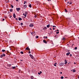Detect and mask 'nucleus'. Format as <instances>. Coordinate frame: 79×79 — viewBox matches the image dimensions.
<instances>
[{
    "instance_id": "obj_1",
    "label": "nucleus",
    "mask_w": 79,
    "mask_h": 79,
    "mask_svg": "<svg viewBox=\"0 0 79 79\" xmlns=\"http://www.w3.org/2000/svg\"><path fill=\"white\" fill-rule=\"evenodd\" d=\"M27 7V5H23V6L22 7V9H26V8Z\"/></svg>"
},
{
    "instance_id": "obj_2",
    "label": "nucleus",
    "mask_w": 79,
    "mask_h": 79,
    "mask_svg": "<svg viewBox=\"0 0 79 79\" xmlns=\"http://www.w3.org/2000/svg\"><path fill=\"white\" fill-rule=\"evenodd\" d=\"M6 55H5V54H3L2 55H1V56H0V57L1 58H3V56H5Z\"/></svg>"
},
{
    "instance_id": "obj_3",
    "label": "nucleus",
    "mask_w": 79,
    "mask_h": 79,
    "mask_svg": "<svg viewBox=\"0 0 79 79\" xmlns=\"http://www.w3.org/2000/svg\"><path fill=\"white\" fill-rule=\"evenodd\" d=\"M31 34L33 36L35 35V32H31Z\"/></svg>"
},
{
    "instance_id": "obj_4",
    "label": "nucleus",
    "mask_w": 79,
    "mask_h": 79,
    "mask_svg": "<svg viewBox=\"0 0 79 79\" xmlns=\"http://www.w3.org/2000/svg\"><path fill=\"white\" fill-rule=\"evenodd\" d=\"M29 56H30L31 58L32 59H33V58H34V56H32V55H31V54H30V55H29Z\"/></svg>"
},
{
    "instance_id": "obj_5",
    "label": "nucleus",
    "mask_w": 79,
    "mask_h": 79,
    "mask_svg": "<svg viewBox=\"0 0 79 79\" xmlns=\"http://www.w3.org/2000/svg\"><path fill=\"white\" fill-rule=\"evenodd\" d=\"M43 29L44 31H46L47 29V27H44L43 28Z\"/></svg>"
},
{
    "instance_id": "obj_6",
    "label": "nucleus",
    "mask_w": 79,
    "mask_h": 79,
    "mask_svg": "<svg viewBox=\"0 0 79 79\" xmlns=\"http://www.w3.org/2000/svg\"><path fill=\"white\" fill-rule=\"evenodd\" d=\"M16 10L17 11H19V10H20V8H16Z\"/></svg>"
},
{
    "instance_id": "obj_7",
    "label": "nucleus",
    "mask_w": 79,
    "mask_h": 79,
    "mask_svg": "<svg viewBox=\"0 0 79 79\" xmlns=\"http://www.w3.org/2000/svg\"><path fill=\"white\" fill-rule=\"evenodd\" d=\"M27 13V12H25L24 14H23V15H24V16H25V17H26V16H27V15H26V14Z\"/></svg>"
},
{
    "instance_id": "obj_8",
    "label": "nucleus",
    "mask_w": 79,
    "mask_h": 79,
    "mask_svg": "<svg viewBox=\"0 0 79 79\" xmlns=\"http://www.w3.org/2000/svg\"><path fill=\"white\" fill-rule=\"evenodd\" d=\"M59 65L60 66H63L64 65V63H60L59 64Z\"/></svg>"
},
{
    "instance_id": "obj_9",
    "label": "nucleus",
    "mask_w": 79,
    "mask_h": 79,
    "mask_svg": "<svg viewBox=\"0 0 79 79\" xmlns=\"http://www.w3.org/2000/svg\"><path fill=\"white\" fill-rule=\"evenodd\" d=\"M34 26V25L32 24H31L29 25V27H33Z\"/></svg>"
},
{
    "instance_id": "obj_10",
    "label": "nucleus",
    "mask_w": 79,
    "mask_h": 79,
    "mask_svg": "<svg viewBox=\"0 0 79 79\" xmlns=\"http://www.w3.org/2000/svg\"><path fill=\"white\" fill-rule=\"evenodd\" d=\"M25 50H30V48H29V46H28L27 47Z\"/></svg>"
},
{
    "instance_id": "obj_11",
    "label": "nucleus",
    "mask_w": 79,
    "mask_h": 79,
    "mask_svg": "<svg viewBox=\"0 0 79 79\" xmlns=\"http://www.w3.org/2000/svg\"><path fill=\"white\" fill-rule=\"evenodd\" d=\"M13 16L14 18H16V15L15 14H14Z\"/></svg>"
},
{
    "instance_id": "obj_12",
    "label": "nucleus",
    "mask_w": 79,
    "mask_h": 79,
    "mask_svg": "<svg viewBox=\"0 0 79 79\" xmlns=\"http://www.w3.org/2000/svg\"><path fill=\"white\" fill-rule=\"evenodd\" d=\"M43 42H44V43H45V44H47V41H46V40H44Z\"/></svg>"
},
{
    "instance_id": "obj_13",
    "label": "nucleus",
    "mask_w": 79,
    "mask_h": 79,
    "mask_svg": "<svg viewBox=\"0 0 79 79\" xmlns=\"http://www.w3.org/2000/svg\"><path fill=\"white\" fill-rule=\"evenodd\" d=\"M70 53L69 52H68V53H67L66 54V55H67V56H68V55H69V54H70Z\"/></svg>"
},
{
    "instance_id": "obj_14",
    "label": "nucleus",
    "mask_w": 79,
    "mask_h": 79,
    "mask_svg": "<svg viewBox=\"0 0 79 79\" xmlns=\"http://www.w3.org/2000/svg\"><path fill=\"white\" fill-rule=\"evenodd\" d=\"M19 21H21V20H22V18H21L20 17H19Z\"/></svg>"
},
{
    "instance_id": "obj_15",
    "label": "nucleus",
    "mask_w": 79,
    "mask_h": 79,
    "mask_svg": "<svg viewBox=\"0 0 79 79\" xmlns=\"http://www.w3.org/2000/svg\"><path fill=\"white\" fill-rule=\"evenodd\" d=\"M65 64H67L68 62H67V60H65Z\"/></svg>"
},
{
    "instance_id": "obj_16",
    "label": "nucleus",
    "mask_w": 79,
    "mask_h": 79,
    "mask_svg": "<svg viewBox=\"0 0 79 79\" xmlns=\"http://www.w3.org/2000/svg\"><path fill=\"white\" fill-rule=\"evenodd\" d=\"M50 24H49L48 25H47V27H48V28H49V27H50Z\"/></svg>"
},
{
    "instance_id": "obj_17",
    "label": "nucleus",
    "mask_w": 79,
    "mask_h": 79,
    "mask_svg": "<svg viewBox=\"0 0 79 79\" xmlns=\"http://www.w3.org/2000/svg\"><path fill=\"white\" fill-rule=\"evenodd\" d=\"M15 50V48L14 47H13L11 48H10V50Z\"/></svg>"
},
{
    "instance_id": "obj_18",
    "label": "nucleus",
    "mask_w": 79,
    "mask_h": 79,
    "mask_svg": "<svg viewBox=\"0 0 79 79\" xmlns=\"http://www.w3.org/2000/svg\"><path fill=\"white\" fill-rule=\"evenodd\" d=\"M42 73V71H40V73H38V74H39V75H40V74Z\"/></svg>"
},
{
    "instance_id": "obj_19",
    "label": "nucleus",
    "mask_w": 79,
    "mask_h": 79,
    "mask_svg": "<svg viewBox=\"0 0 79 79\" xmlns=\"http://www.w3.org/2000/svg\"><path fill=\"white\" fill-rule=\"evenodd\" d=\"M57 64V63H56L55 64H54V66H56V64Z\"/></svg>"
},
{
    "instance_id": "obj_20",
    "label": "nucleus",
    "mask_w": 79,
    "mask_h": 79,
    "mask_svg": "<svg viewBox=\"0 0 79 79\" xmlns=\"http://www.w3.org/2000/svg\"><path fill=\"white\" fill-rule=\"evenodd\" d=\"M65 11L66 13H68V11H67V10H66V9H65Z\"/></svg>"
},
{
    "instance_id": "obj_21",
    "label": "nucleus",
    "mask_w": 79,
    "mask_h": 79,
    "mask_svg": "<svg viewBox=\"0 0 79 79\" xmlns=\"http://www.w3.org/2000/svg\"><path fill=\"white\" fill-rule=\"evenodd\" d=\"M31 79H34V77H33V76H31Z\"/></svg>"
},
{
    "instance_id": "obj_22",
    "label": "nucleus",
    "mask_w": 79,
    "mask_h": 79,
    "mask_svg": "<svg viewBox=\"0 0 79 79\" xmlns=\"http://www.w3.org/2000/svg\"><path fill=\"white\" fill-rule=\"evenodd\" d=\"M10 12H12V11H13V9H11L10 10Z\"/></svg>"
},
{
    "instance_id": "obj_23",
    "label": "nucleus",
    "mask_w": 79,
    "mask_h": 79,
    "mask_svg": "<svg viewBox=\"0 0 79 79\" xmlns=\"http://www.w3.org/2000/svg\"><path fill=\"white\" fill-rule=\"evenodd\" d=\"M29 7H30V8H31V4H30L29 5Z\"/></svg>"
},
{
    "instance_id": "obj_24",
    "label": "nucleus",
    "mask_w": 79,
    "mask_h": 79,
    "mask_svg": "<svg viewBox=\"0 0 79 79\" xmlns=\"http://www.w3.org/2000/svg\"><path fill=\"white\" fill-rule=\"evenodd\" d=\"M63 40H64L66 39L64 37H63V39H62Z\"/></svg>"
},
{
    "instance_id": "obj_25",
    "label": "nucleus",
    "mask_w": 79,
    "mask_h": 79,
    "mask_svg": "<svg viewBox=\"0 0 79 79\" xmlns=\"http://www.w3.org/2000/svg\"><path fill=\"white\" fill-rule=\"evenodd\" d=\"M50 34H52V33H53V31H50Z\"/></svg>"
},
{
    "instance_id": "obj_26",
    "label": "nucleus",
    "mask_w": 79,
    "mask_h": 79,
    "mask_svg": "<svg viewBox=\"0 0 79 79\" xmlns=\"http://www.w3.org/2000/svg\"><path fill=\"white\" fill-rule=\"evenodd\" d=\"M76 71V70H75V69H73V73H74V72H75Z\"/></svg>"
},
{
    "instance_id": "obj_27",
    "label": "nucleus",
    "mask_w": 79,
    "mask_h": 79,
    "mask_svg": "<svg viewBox=\"0 0 79 79\" xmlns=\"http://www.w3.org/2000/svg\"><path fill=\"white\" fill-rule=\"evenodd\" d=\"M10 5L12 8H13V7H14L12 5Z\"/></svg>"
},
{
    "instance_id": "obj_28",
    "label": "nucleus",
    "mask_w": 79,
    "mask_h": 79,
    "mask_svg": "<svg viewBox=\"0 0 79 79\" xmlns=\"http://www.w3.org/2000/svg\"><path fill=\"white\" fill-rule=\"evenodd\" d=\"M37 15H35L34 16V18H37Z\"/></svg>"
},
{
    "instance_id": "obj_29",
    "label": "nucleus",
    "mask_w": 79,
    "mask_h": 79,
    "mask_svg": "<svg viewBox=\"0 0 79 79\" xmlns=\"http://www.w3.org/2000/svg\"><path fill=\"white\" fill-rule=\"evenodd\" d=\"M77 47H75V50H77Z\"/></svg>"
},
{
    "instance_id": "obj_30",
    "label": "nucleus",
    "mask_w": 79,
    "mask_h": 79,
    "mask_svg": "<svg viewBox=\"0 0 79 79\" xmlns=\"http://www.w3.org/2000/svg\"><path fill=\"white\" fill-rule=\"evenodd\" d=\"M24 48H21L20 49V50H23Z\"/></svg>"
},
{
    "instance_id": "obj_31",
    "label": "nucleus",
    "mask_w": 79,
    "mask_h": 79,
    "mask_svg": "<svg viewBox=\"0 0 79 79\" xmlns=\"http://www.w3.org/2000/svg\"><path fill=\"white\" fill-rule=\"evenodd\" d=\"M36 39H38V38H39V36H36Z\"/></svg>"
},
{
    "instance_id": "obj_32",
    "label": "nucleus",
    "mask_w": 79,
    "mask_h": 79,
    "mask_svg": "<svg viewBox=\"0 0 79 79\" xmlns=\"http://www.w3.org/2000/svg\"><path fill=\"white\" fill-rule=\"evenodd\" d=\"M61 79H63L64 78V77L63 76H62L60 77Z\"/></svg>"
},
{
    "instance_id": "obj_33",
    "label": "nucleus",
    "mask_w": 79,
    "mask_h": 79,
    "mask_svg": "<svg viewBox=\"0 0 79 79\" xmlns=\"http://www.w3.org/2000/svg\"><path fill=\"white\" fill-rule=\"evenodd\" d=\"M16 68V67H12L13 69H15Z\"/></svg>"
},
{
    "instance_id": "obj_34",
    "label": "nucleus",
    "mask_w": 79,
    "mask_h": 79,
    "mask_svg": "<svg viewBox=\"0 0 79 79\" xmlns=\"http://www.w3.org/2000/svg\"><path fill=\"white\" fill-rule=\"evenodd\" d=\"M22 54H23V53H24V52H20Z\"/></svg>"
},
{
    "instance_id": "obj_35",
    "label": "nucleus",
    "mask_w": 79,
    "mask_h": 79,
    "mask_svg": "<svg viewBox=\"0 0 79 79\" xmlns=\"http://www.w3.org/2000/svg\"><path fill=\"white\" fill-rule=\"evenodd\" d=\"M23 23H21V26H23Z\"/></svg>"
},
{
    "instance_id": "obj_36",
    "label": "nucleus",
    "mask_w": 79,
    "mask_h": 79,
    "mask_svg": "<svg viewBox=\"0 0 79 79\" xmlns=\"http://www.w3.org/2000/svg\"><path fill=\"white\" fill-rule=\"evenodd\" d=\"M2 52H5V50H2Z\"/></svg>"
},
{
    "instance_id": "obj_37",
    "label": "nucleus",
    "mask_w": 79,
    "mask_h": 79,
    "mask_svg": "<svg viewBox=\"0 0 79 79\" xmlns=\"http://www.w3.org/2000/svg\"><path fill=\"white\" fill-rule=\"evenodd\" d=\"M21 70H19V73H20L21 72Z\"/></svg>"
},
{
    "instance_id": "obj_38",
    "label": "nucleus",
    "mask_w": 79,
    "mask_h": 79,
    "mask_svg": "<svg viewBox=\"0 0 79 79\" xmlns=\"http://www.w3.org/2000/svg\"><path fill=\"white\" fill-rule=\"evenodd\" d=\"M56 27V26H53V27Z\"/></svg>"
},
{
    "instance_id": "obj_39",
    "label": "nucleus",
    "mask_w": 79,
    "mask_h": 79,
    "mask_svg": "<svg viewBox=\"0 0 79 79\" xmlns=\"http://www.w3.org/2000/svg\"><path fill=\"white\" fill-rule=\"evenodd\" d=\"M56 34H59V32H56Z\"/></svg>"
},
{
    "instance_id": "obj_40",
    "label": "nucleus",
    "mask_w": 79,
    "mask_h": 79,
    "mask_svg": "<svg viewBox=\"0 0 79 79\" xmlns=\"http://www.w3.org/2000/svg\"><path fill=\"white\" fill-rule=\"evenodd\" d=\"M27 2L25 1H24V3H23L24 4H25V3H26Z\"/></svg>"
},
{
    "instance_id": "obj_41",
    "label": "nucleus",
    "mask_w": 79,
    "mask_h": 79,
    "mask_svg": "<svg viewBox=\"0 0 79 79\" xmlns=\"http://www.w3.org/2000/svg\"><path fill=\"white\" fill-rule=\"evenodd\" d=\"M15 1H16V2H19V0H15Z\"/></svg>"
},
{
    "instance_id": "obj_42",
    "label": "nucleus",
    "mask_w": 79,
    "mask_h": 79,
    "mask_svg": "<svg viewBox=\"0 0 79 79\" xmlns=\"http://www.w3.org/2000/svg\"><path fill=\"white\" fill-rule=\"evenodd\" d=\"M69 4H70V5H71V4H72V2H70Z\"/></svg>"
},
{
    "instance_id": "obj_43",
    "label": "nucleus",
    "mask_w": 79,
    "mask_h": 79,
    "mask_svg": "<svg viewBox=\"0 0 79 79\" xmlns=\"http://www.w3.org/2000/svg\"><path fill=\"white\" fill-rule=\"evenodd\" d=\"M11 17H12V16H10V18H11Z\"/></svg>"
},
{
    "instance_id": "obj_44",
    "label": "nucleus",
    "mask_w": 79,
    "mask_h": 79,
    "mask_svg": "<svg viewBox=\"0 0 79 79\" xmlns=\"http://www.w3.org/2000/svg\"><path fill=\"white\" fill-rule=\"evenodd\" d=\"M16 20H18V18H16Z\"/></svg>"
},
{
    "instance_id": "obj_45",
    "label": "nucleus",
    "mask_w": 79,
    "mask_h": 79,
    "mask_svg": "<svg viewBox=\"0 0 79 79\" xmlns=\"http://www.w3.org/2000/svg\"><path fill=\"white\" fill-rule=\"evenodd\" d=\"M29 53H31V52L30 51H29Z\"/></svg>"
},
{
    "instance_id": "obj_46",
    "label": "nucleus",
    "mask_w": 79,
    "mask_h": 79,
    "mask_svg": "<svg viewBox=\"0 0 79 79\" xmlns=\"http://www.w3.org/2000/svg\"><path fill=\"white\" fill-rule=\"evenodd\" d=\"M70 56H72V54H70Z\"/></svg>"
},
{
    "instance_id": "obj_47",
    "label": "nucleus",
    "mask_w": 79,
    "mask_h": 79,
    "mask_svg": "<svg viewBox=\"0 0 79 79\" xmlns=\"http://www.w3.org/2000/svg\"><path fill=\"white\" fill-rule=\"evenodd\" d=\"M2 21H5V19H3L2 20Z\"/></svg>"
},
{
    "instance_id": "obj_48",
    "label": "nucleus",
    "mask_w": 79,
    "mask_h": 79,
    "mask_svg": "<svg viewBox=\"0 0 79 79\" xmlns=\"http://www.w3.org/2000/svg\"><path fill=\"white\" fill-rule=\"evenodd\" d=\"M69 3V2H67V3H68V4Z\"/></svg>"
},
{
    "instance_id": "obj_49",
    "label": "nucleus",
    "mask_w": 79,
    "mask_h": 79,
    "mask_svg": "<svg viewBox=\"0 0 79 79\" xmlns=\"http://www.w3.org/2000/svg\"><path fill=\"white\" fill-rule=\"evenodd\" d=\"M55 29V28H53V30H54Z\"/></svg>"
},
{
    "instance_id": "obj_50",
    "label": "nucleus",
    "mask_w": 79,
    "mask_h": 79,
    "mask_svg": "<svg viewBox=\"0 0 79 79\" xmlns=\"http://www.w3.org/2000/svg\"><path fill=\"white\" fill-rule=\"evenodd\" d=\"M47 36H46V39H47Z\"/></svg>"
},
{
    "instance_id": "obj_51",
    "label": "nucleus",
    "mask_w": 79,
    "mask_h": 79,
    "mask_svg": "<svg viewBox=\"0 0 79 79\" xmlns=\"http://www.w3.org/2000/svg\"><path fill=\"white\" fill-rule=\"evenodd\" d=\"M48 0V1H51V0Z\"/></svg>"
},
{
    "instance_id": "obj_52",
    "label": "nucleus",
    "mask_w": 79,
    "mask_h": 79,
    "mask_svg": "<svg viewBox=\"0 0 79 79\" xmlns=\"http://www.w3.org/2000/svg\"><path fill=\"white\" fill-rule=\"evenodd\" d=\"M50 30H52V28H50Z\"/></svg>"
},
{
    "instance_id": "obj_53",
    "label": "nucleus",
    "mask_w": 79,
    "mask_h": 79,
    "mask_svg": "<svg viewBox=\"0 0 79 79\" xmlns=\"http://www.w3.org/2000/svg\"><path fill=\"white\" fill-rule=\"evenodd\" d=\"M9 65L10 66H11V64H10Z\"/></svg>"
},
{
    "instance_id": "obj_54",
    "label": "nucleus",
    "mask_w": 79,
    "mask_h": 79,
    "mask_svg": "<svg viewBox=\"0 0 79 79\" xmlns=\"http://www.w3.org/2000/svg\"><path fill=\"white\" fill-rule=\"evenodd\" d=\"M65 0V2H66V1H67V0Z\"/></svg>"
},
{
    "instance_id": "obj_55",
    "label": "nucleus",
    "mask_w": 79,
    "mask_h": 79,
    "mask_svg": "<svg viewBox=\"0 0 79 79\" xmlns=\"http://www.w3.org/2000/svg\"><path fill=\"white\" fill-rule=\"evenodd\" d=\"M57 31H59V30H57Z\"/></svg>"
},
{
    "instance_id": "obj_56",
    "label": "nucleus",
    "mask_w": 79,
    "mask_h": 79,
    "mask_svg": "<svg viewBox=\"0 0 79 79\" xmlns=\"http://www.w3.org/2000/svg\"><path fill=\"white\" fill-rule=\"evenodd\" d=\"M60 73V74H62V72H61Z\"/></svg>"
},
{
    "instance_id": "obj_57",
    "label": "nucleus",
    "mask_w": 79,
    "mask_h": 79,
    "mask_svg": "<svg viewBox=\"0 0 79 79\" xmlns=\"http://www.w3.org/2000/svg\"><path fill=\"white\" fill-rule=\"evenodd\" d=\"M56 52H58V50H56Z\"/></svg>"
},
{
    "instance_id": "obj_58",
    "label": "nucleus",
    "mask_w": 79,
    "mask_h": 79,
    "mask_svg": "<svg viewBox=\"0 0 79 79\" xmlns=\"http://www.w3.org/2000/svg\"><path fill=\"white\" fill-rule=\"evenodd\" d=\"M78 78L79 79V76L78 77Z\"/></svg>"
},
{
    "instance_id": "obj_59",
    "label": "nucleus",
    "mask_w": 79,
    "mask_h": 79,
    "mask_svg": "<svg viewBox=\"0 0 79 79\" xmlns=\"http://www.w3.org/2000/svg\"><path fill=\"white\" fill-rule=\"evenodd\" d=\"M74 64H76V63H74Z\"/></svg>"
},
{
    "instance_id": "obj_60",
    "label": "nucleus",
    "mask_w": 79,
    "mask_h": 79,
    "mask_svg": "<svg viewBox=\"0 0 79 79\" xmlns=\"http://www.w3.org/2000/svg\"><path fill=\"white\" fill-rule=\"evenodd\" d=\"M16 49H18V48H16Z\"/></svg>"
},
{
    "instance_id": "obj_61",
    "label": "nucleus",
    "mask_w": 79,
    "mask_h": 79,
    "mask_svg": "<svg viewBox=\"0 0 79 79\" xmlns=\"http://www.w3.org/2000/svg\"><path fill=\"white\" fill-rule=\"evenodd\" d=\"M65 78H67V77H66Z\"/></svg>"
},
{
    "instance_id": "obj_62",
    "label": "nucleus",
    "mask_w": 79,
    "mask_h": 79,
    "mask_svg": "<svg viewBox=\"0 0 79 79\" xmlns=\"http://www.w3.org/2000/svg\"><path fill=\"white\" fill-rule=\"evenodd\" d=\"M69 19H70V18H69Z\"/></svg>"
},
{
    "instance_id": "obj_63",
    "label": "nucleus",
    "mask_w": 79,
    "mask_h": 79,
    "mask_svg": "<svg viewBox=\"0 0 79 79\" xmlns=\"http://www.w3.org/2000/svg\"><path fill=\"white\" fill-rule=\"evenodd\" d=\"M1 14H0V15Z\"/></svg>"
}]
</instances>
